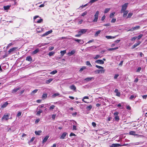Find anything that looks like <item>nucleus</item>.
Wrapping results in <instances>:
<instances>
[{"label":"nucleus","instance_id":"nucleus-1","mask_svg":"<svg viewBox=\"0 0 147 147\" xmlns=\"http://www.w3.org/2000/svg\"><path fill=\"white\" fill-rule=\"evenodd\" d=\"M99 13V11H97L94 15V18L93 20V22H96L97 21L98 17V15Z\"/></svg>","mask_w":147,"mask_h":147},{"label":"nucleus","instance_id":"nucleus-2","mask_svg":"<svg viewBox=\"0 0 147 147\" xmlns=\"http://www.w3.org/2000/svg\"><path fill=\"white\" fill-rule=\"evenodd\" d=\"M128 5V3H126L122 5V8L121 11V13H123V11H125L126 9H127V7Z\"/></svg>","mask_w":147,"mask_h":147},{"label":"nucleus","instance_id":"nucleus-3","mask_svg":"<svg viewBox=\"0 0 147 147\" xmlns=\"http://www.w3.org/2000/svg\"><path fill=\"white\" fill-rule=\"evenodd\" d=\"M72 121V123L73 124V125H72V130L73 131L76 130L77 129L76 126L77 125V123L76 122L74 121Z\"/></svg>","mask_w":147,"mask_h":147},{"label":"nucleus","instance_id":"nucleus-4","mask_svg":"<svg viewBox=\"0 0 147 147\" xmlns=\"http://www.w3.org/2000/svg\"><path fill=\"white\" fill-rule=\"evenodd\" d=\"M119 113L118 112H115L114 113V115L115 116V119L116 121H118L119 120V117L118 116Z\"/></svg>","mask_w":147,"mask_h":147},{"label":"nucleus","instance_id":"nucleus-5","mask_svg":"<svg viewBox=\"0 0 147 147\" xmlns=\"http://www.w3.org/2000/svg\"><path fill=\"white\" fill-rule=\"evenodd\" d=\"M9 115L8 113L7 114H5L4 115L3 117L2 118V120H7L9 119Z\"/></svg>","mask_w":147,"mask_h":147},{"label":"nucleus","instance_id":"nucleus-6","mask_svg":"<svg viewBox=\"0 0 147 147\" xmlns=\"http://www.w3.org/2000/svg\"><path fill=\"white\" fill-rule=\"evenodd\" d=\"M87 30V29H81L78 31V33L80 34L81 35L82 34H84L86 32Z\"/></svg>","mask_w":147,"mask_h":147},{"label":"nucleus","instance_id":"nucleus-7","mask_svg":"<svg viewBox=\"0 0 147 147\" xmlns=\"http://www.w3.org/2000/svg\"><path fill=\"white\" fill-rule=\"evenodd\" d=\"M95 63L100 64H104V61L101 59H99L96 60L95 61Z\"/></svg>","mask_w":147,"mask_h":147},{"label":"nucleus","instance_id":"nucleus-8","mask_svg":"<svg viewBox=\"0 0 147 147\" xmlns=\"http://www.w3.org/2000/svg\"><path fill=\"white\" fill-rule=\"evenodd\" d=\"M76 52V51L75 50H73L71 51V52H69L67 53V55L69 56H71L72 55L74 54Z\"/></svg>","mask_w":147,"mask_h":147},{"label":"nucleus","instance_id":"nucleus-9","mask_svg":"<svg viewBox=\"0 0 147 147\" xmlns=\"http://www.w3.org/2000/svg\"><path fill=\"white\" fill-rule=\"evenodd\" d=\"M114 92L116 93V96H120V92L117 89H115Z\"/></svg>","mask_w":147,"mask_h":147},{"label":"nucleus","instance_id":"nucleus-10","mask_svg":"<svg viewBox=\"0 0 147 147\" xmlns=\"http://www.w3.org/2000/svg\"><path fill=\"white\" fill-rule=\"evenodd\" d=\"M141 43V42L138 41L137 43H135L132 46V48L134 49L138 46Z\"/></svg>","mask_w":147,"mask_h":147},{"label":"nucleus","instance_id":"nucleus-11","mask_svg":"<svg viewBox=\"0 0 147 147\" xmlns=\"http://www.w3.org/2000/svg\"><path fill=\"white\" fill-rule=\"evenodd\" d=\"M52 32V30H50L49 31L47 32H45L44 34L42 36H47L49 34L51 33Z\"/></svg>","mask_w":147,"mask_h":147},{"label":"nucleus","instance_id":"nucleus-12","mask_svg":"<svg viewBox=\"0 0 147 147\" xmlns=\"http://www.w3.org/2000/svg\"><path fill=\"white\" fill-rule=\"evenodd\" d=\"M67 134V133L66 132L63 133L61 135L60 137V139H63L65 138V137H66V135Z\"/></svg>","mask_w":147,"mask_h":147},{"label":"nucleus","instance_id":"nucleus-13","mask_svg":"<svg viewBox=\"0 0 147 147\" xmlns=\"http://www.w3.org/2000/svg\"><path fill=\"white\" fill-rule=\"evenodd\" d=\"M21 89L20 87H18L16 88H14L12 90V92L13 93H14L16 92L18 90Z\"/></svg>","mask_w":147,"mask_h":147},{"label":"nucleus","instance_id":"nucleus-14","mask_svg":"<svg viewBox=\"0 0 147 147\" xmlns=\"http://www.w3.org/2000/svg\"><path fill=\"white\" fill-rule=\"evenodd\" d=\"M17 49V48L16 47H13L11 49H9V50L8 51V53H11Z\"/></svg>","mask_w":147,"mask_h":147},{"label":"nucleus","instance_id":"nucleus-15","mask_svg":"<svg viewBox=\"0 0 147 147\" xmlns=\"http://www.w3.org/2000/svg\"><path fill=\"white\" fill-rule=\"evenodd\" d=\"M55 106L54 105H52L49 107V109L51 111H53V110L54 109Z\"/></svg>","mask_w":147,"mask_h":147},{"label":"nucleus","instance_id":"nucleus-16","mask_svg":"<svg viewBox=\"0 0 147 147\" xmlns=\"http://www.w3.org/2000/svg\"><path fill=\"white\" fill-rule=\"evenodd\" d=\"M39 50L38 49H37L36 50H35L34 51H33L32 53V55H34L37 53L38 52H39Z\"/></svg>","mask_w":147,"mask_h":147},{"label":"nucleus","instance_id":"nucleus-17","mask_svg":"<svg viewBox=\"0 0 147 147\" xmlns=\"http://www.w3.org/2000/svg\"><path fill=\"white\" fill-rule=\"evenodd\" d=\"M94 79L93 77H88L85 79L84 80L87 82H88L92 80H94Z\"/></svg>","mask_w":147,"mask_h":147},{"label":"nucleus","instance_id":"nucleus-18","mask_svg":"<svg viewBox=\"0 0 147 147\" xmlns=\"http://www.w3.org/2000/svg\"><path fill=\"white\" fill-rule=\"evenodd\" d=\"M49 136H46L43 139V141H42V143H45L47 140L48 138H49Z\"/></svg>","mask_w":147,"mask_h":147},{"label":"nucleus","instance_id":"nucleus-19","mask_svg":"<svg viewBox=\"0 0 147 147\" xmlns=\"http://www.w3.org/2000/svg\"><path fill=\"white\" fill-rule=\"evenodd\" d=\"M71 90H75L76 89V87L74 85H72L69 86Z\"/></svg>","mask_w":147,"mask_h":147},{"label":"nucleus","instance_id":"nucleus-20","mask_svg":"<svg viewBox=\"0 0 147 147\" xmlns=\"http://www.w3.org/2000/svg\"><path fill=\"white\" fill-rule=\"evenodd\" d=\"M8 103L6 102L4 103L1 106V108H4L5 107L8 105Z\"/></svg>","mask_w":147,"mask_h":147},{"label":"nucleus","instance_id":"nucleus-21","mask_svg":"<svg viewBox=\"0 0 147 147\" xmlns=\"http://www.w3.org/2000/svg\"><path fill=\"white\" fill-rule=\"evenodd\" d=\"M42 132V131L41 130H39L38 131H35V133L36 135H40L41 133Z\"/></svg>","mask_w":147,"mask_h":147},{"label":"nucleus","instance_id":"nucleus-22","mask_svg":"<svg viewBox=\"0 0 147 147\" xmlns=\"http://www.w3.org/2000/svg\"><path fill=\"white\" fill-rule=\"evenodd\" d=\"M113 147H117L121 146L119 144H112Z\"/></svg>","mask_w":147,"mask_h":147},{"label":"nucleus","instance_id":"nucleus-23","mask_svg":"<svg viewBox=\"0 0 147 147\" xmlns=\"http://www.w3.org/2000/svg\"><path fill=\"white\" fill-rule=\"evenodd\" d=\"M26 60L29 61H32V57L29 56L26 57Z\"/></svg>","mask_w":147,"mask_h":147},{"label":"nucleus","instance_id":"nucleus-24","mask_svg":"<svg viewBox=\"0 0 147 147\" xmlns=\"http://www.w3.org/2000/svg\"><path fill=\"white\" fill-rule=\"evenodd\" d=\"M116 36H106L105 37L108 39H113Z\"/></svg>","mask_w":147,"mask_h":147},{"label":"nucleus","instance_id":"nucleus-25","mask_svg":"<svg viewBox=\"0 0 147 147\" xmlns=\"http://www.w3.org/2000/svg\"><path fill=\"white\" fill-rule=\"evenodd\" d=\"M42 112V111L41 109H39V110L36 113V115L38 116H40L41 113Z\"/></svg>","mask_w":147,"mask_h":147},{"label":"nucleus","instance_id":"nucleus-26","mask_svg":"<svg viewBox=\"0 0 147 147\" xmlns=\"http://www.w3.org/2000/svg\"><path fill=\"white\" fill-rule=\"evenodd\" d=\"M123 17H125L127 16L128 12V11L127 10L125 11H123Z\"/></svg>","mask_w":147,"mask_h":147},{"label":"nucleus","instance_id":"nucleus-27","mask_svg":"<svg viewBox=\"0 0 147 147\" xmlns=\"http://www.w3.org/2000/svg\"><path fill=\"white\" fill-rule=\"evenodd\" d=\"M47 93L43 94L42 96V98L43 99L46 98L47 97Z\"/></svg>","mask_w":147,"mask_h":147},{"label":"nucleus","instance_id":"nucleus-28","mask_svg":"<svg viewBox=\"0 0 147 147\" xmlns=\"http://www.w3.org/2000/svg\"><path fill=\"white\" fill-rule=\"evenodd\" d=\"M59 94L58 93H55L54 94H53L52 95V97L53 98H55L56 96H57L59 95Z\"/></svg>","mask_w":147,"mask_h":147},{"label":"nucleus","instance_id":"nucleus-29","mask_svg":"<svg viewBox=\"0 0 147 147\" xmlns=\"http://www.w3.org/2000/svg\"><path fill=\"white\" fill-rule=\"evenodd\" d=\"M10 6L9 5H7L4 6L3 8L5 10H7L8 9L10 8Z\"/></svg>","mask_w":147,"mask_h":147},{"label":"nucleus","instance_id":"nucleus-30","mask_svg":"<svg viewBox=\"0 0 147 147\" xmlns=\"http://www.w3.org/2000/svg\"><path fill=\"white\" fill-rule=\"evenodd\" d=\"M57 71L56 70H53V71L51 72L50 73V74H51L54 75V74H55L57 73Z\"/></svg>","mask_w":147,"mask_h":147},{"label":"nucleus","instance_id":"nucleus-31","mask_svg":"<svg viewBox=\"0 0 147 147\" xmlns=\"http://www.w3.org/2000/svg\"><path fill=\"white\" fill-rule=\"evenodd\" d=\"M110 8H106L105 9L104 11V13H107L110 10Z\"/></svg>","mask_w":147,"mask_h":147},{"label":"nucleus","instance_id":"nucleus-32","mask_svg":"<svg viewBox=\"0 0 147 147\" xmlns=\"http://www.w3.org/2000/svg\"><path fill=\"white\" fill-rule=\"evenodd\" d=\"M100 30H98L97 32H96V33L94 34V35L95 36H98V34H99L101 32Z\"/></svg>","mask_w":147,"mask_h":147},{"label":"nucleus","instance_id":"nucleus-33","mask_svg":"<svg viewBox=\"0 0 147 147\" xmlns=\"http://www.w3.org/2000/svg\"><path fill=\"white\" fill-rule=\"evenodd\" d=\"M118 49V47H116L114 48H110L108 49V50L109 51H112L113 50H116Z\"/></svg>","mask_w":147,"mask_h":147},{"label":"nucleus","instance_id":"nucleus-34","mask_svg":"<svg viewBox=\"0 0 147 147\" xmlns=\"http://www.w3.org/2000/svg\"><path fill=\"white\" fill-rule=\"evenodd\" d=\"M129 134L132 135H136V132L134 131H131L129 132Z\"/></svg>","mask_w":147,"mask_h":147},{"label":"nucleus","instance_id":"nucleus-35","mask_svg":"<svg viewBox=\"0 0 147 147\" xmlns=\"http://www.w3.org/2000/svg\"><path fill=\"white\" fill-rule=\"evenodd\" d=\"M66 53V50L61 51L60 53L62 56H63Z\"/></svg>","mask_w":147,"mask_h":147},{"label":"nucleus","instance_id":"nucleus-36","mask_svg":"<svg viewBox=\"0 0 147 147\" xmlns=\"http://www.w3.org/2000/svg\"><path fill=\"white\" fill-rule=\"evenodd\" d=\"M143 34H140L139 35L138 37H137V38L138 40H140L141 38L143 36Z\"/></svg>","mask_w":147,"mask_h":147},{"label":"nucleus","instance_id":"nucleus-37","mask_svg":"<svg viewBox=\"0 0 147 147\" xmlns=\"http://www.w3.org/2000/svg\"><path fill=\"white\" fill-rule=\"evenodd\" d=\"M88 98H89L88 96H84L83 97V98L82 99V101L86 103H88V102H86V101H85V100H84V99H88Z\"/></svg>","mask_w":147,"mask_h":147},{"label":"nucleus","instance_id":"nucleus-38","mask_svg":"<svg viewBox=\"0 0 147 147\" xmlns=\"http://www.w3.org/2000/svg\"><path fill=\"white\" fill-rule=\"evenodd\" d=\"M101 58L100 56V55H96L95 56V57H94V59H98V58Z\"/></svg>","mask_w":147,"mask_h":147},{"label":"nucleus","instance_id":"nucleus-39","mask_svg":"<svg viewBox=\"0 0 147 147\" xmlns=\"http://www.w3.org/2000/svg\"><path fill=\"white\" fill-rule=\"evenodd\" d=\"M133 13H129L128 14L127 18H130L133 15Z\"/></svg>","mask_w":147,"mask_h":147},{"label":"nucleus","instance_id":"nucleus-40","mask_svg":"<svg viewBox=\"0 0 147 147\" xmlns=\"http://www.w3.org/2000/svg\"><path fill=\"white\" fill-rule=\"evenodd\" d=\"M115 13V12H113L111 13L110 15V18H112L114 16Z\"/></svg>","mask_w":147,"mask_h":147},{"label":"nucleus","instance_id":"nucleus-41","mask_svg":"<svg viewBox=\"0 0 147 147\" xmlns=\"http://www.w3.org/2000/svg\"><path fill=\"white\" fill-rule=\"evenodd\" d=\"M52 80V79H50L46 81V83L47 84H49Z\"/></svg>","mask_w":147,"mask_h":147},{"label":"nucleus","instance_id":"nucleus-42","mask_svg":"<svg viewBox=\"0 0 147 147\" xmlns=\"http://www.w3.org/2000/svg\"><path fill=\"white\" fill-rule=\"evenodd\" d=\"M140 28V26H138L134 27V30L138 29Z\"/></svg>","mask_w":147,"mask_h":147},{"label":"nucleus","instance_id":"nucleus-43","mask_svg":"<svg viewBox=\"0 0 147 147\" xmlns=\"http://www.w3.org/2000/svg\"><path fill=\"white\" fill-rule=\"evenodd\" d=\"M92 108V106L91 105L88 106L86 107V109L89 110H90Z\"/></svg>","mask_w":147,"mask_h":147},{"label":"nucleus","instance_id":"nucleus-44","mask_svg":"<svg viewBox=\"0 0 147 147\" xmlns=\"http://www.w3.org/2000/svg\"><path fill=\"white\" fill-rule=\"evenodd\" d=\"M54 52L53 51L50 52L49 53V56H51L53 55V54H54Z\"/></svg>","mask_w":147,"mask_h":147},{"label":"nucleus","instance_id":"nucleus-45","mask_svg":"<svg viewBox=\"0 0 147 147\" xmlns=\"http://www.w3.org/2000/svg\"><path fill=\"white\" fill-rule=\"evenodd\" d=\"M86 68L85 66H83L81 68L80 70V71H82L84 69Z\"/></svg>","mask_w":147,"mask_h":147},{"label":"nucleus","instance_id":"nucleus-46","mask_svg":"<svg viewBox=\"0 0 147 147\" xmlns=\"http://www.w3.org/2000/svg\"><path fill=\"white\" fill-rule=\"evenodd\" d=\"M86 64L87 65H89L90 66V67H91L92 66V65L90 63L89 61H87L86 62Z\"/></svg>","mask_w":147,"mask_h":147},{"label":"nucleus","instance_id":"nucleus-47","mask_svg":"<svg viewBox=\"0 0 147 147\" xmlns=\"http://www.w3.org/2000/svg\"><path fill=\"white\" fill-rule=\"evenodd\" d=\"M73 40H74V41L78 42V43H79V40H80L79 39L73 38Z\"/></svg>","mask_w":147,"mask_h":147},{"label":"nucleus","instance_id":"nucleus-48","mask_svg":"<svg viewBox=\"0 0 147 147\" xmlns=\"http://www.w3.org/2000/svg\"><path fill=\"white\" fill-rule=\"evenodd\" d=\"M84 41L83 40L80 39L79 43L81 44H82L84 43Z\"/></svg>","mask_w":147,"mask_h":147},{"label":"nucleus","instance_id":"nucleus-49","mask_svg":"<svg viewBox=\"0 0 147 147\" xmlns=\"http://www.w3.org/2000/svg\"><path fill=\"white\" fill-rule=\"evenodd\" d=\"M38 90L37 89H36V90H34L32 92L31 94H35L37 92V91H38Z\"/></svg>","mask_w":147,"mask_h":147},{"label":"nucleus","instance_id":"nucleus-50","mask_svg":"<svg viewBox=\"0 0 147 147\" xmlns=\"http://www.w3.org/2000/svg\"><path fill=\"white\" fill-rule=\"evenodd\" d=\"M22 114V112L19 111L17 114V117H19L20 116H21Z\"/></svg>","mask_w":147,"mask_h":147},{"label":"nucleus","instance_id":"nucleus-51","mask_svg":"<svg viewBox=\"0 0 147 147\" xmlns=\"http://www.w3.org/2000/svg\"><path fill=\"white\" fill-rule=\"evenodd\" d=\"M137 38V36H134L131 39V41H133L135 40Z\"/></svg>","mask_w":147,"mask_h":147},{"label":"nucleus","instance_id":"nucleus-52","mask_svg":"<svg viewBox=\"0 0 147 147\" xmlns=\"http://www.w3.org/2000/svg\"><path fill=\"white\" fill-rule=\"evenodd\" d=\"M96 67L98 68V69H103V67H101V66H98V65H96Z\"/></svg>","mask_w":147,"mask_h":147},{"label":"nucleus","instance_id":"nucleus-53","mask_svg":"<svg viewBox=\"0 0 147 147\" xmlns=\"http://www.w3.org/2000/svg\"><path fill=\"white\" fill-rule=\"evenodd\" d=\"M100 73H102L105 72V70L103 69H101L100 70H99Z\"/></svg>","mask_w":147,"mask_h":147},{"label":"nucleus","instance_id":"nucleus-54","mask_svg":"<svg viewBox=\"0 0 147 147\" xmlns=\"http://www.w3.org/2000/svg\"><path fill=\"white\" fill-rule=\"evenodd\" d=\"M56 116V115L55 114H53L52 115V118L53 120H54L55 119Z\"/></svg>","mask_w":147,"mask_h":147},{"label":"nucleus","instance_id":"nucleus-55","mask_svg":"<svg viewBox=\"0 0 147 147\" xmlns=\"http://www.w3.org/2000/svg\"><path fill=\"white\" fill-rule=\"evenodd\" d=\"M87 12L86 11H85L82 14L81 16H84L87 14Z\"/></svg>","mask_w":147,"mask_h":147},{"label":"nucleus","instance_id":"nucleus-56","mask_svg":"<svg viewBox=\"0 0 147 147\" xmlns=\"http://www.w3.org/2000/svg\"><path fill=\"white\" fill-rule=\"evenodd\" d=\"M46 1H45L42 4H41L39 6V7H43L45 5V3Z\"/></svg>","mask_w":147,"mask_h":147},{"label":"nucleus","instance_id":"nucleus-57","mask_svg":"<svg viewBox=\"0 0 147 147\" xmlns=\"http://www.w3.org/2000/svg\"><path fill=\"white\" fill-rule=\"evenodd\" d=\"M141 68L140 67H138L137 70H136V71L137 72H140V71L141 70Z\"/></svg>","mask_w":147,"mask_h":147},{"label":"nucleus","instance_id":"nucleus-58","mask_svg":"<svg viewBox=\"0 0 147 147\" xmlns=\"http://www.w3.org/2000/svg\"><path fill=\"white\" fill-rule=\"evenodd\" d=\"M136 96H134V95H131L130 97L129 98L130 99H132L133 98H136Z\"/></svg>","mask_w":147,"mask_h":147},{"label":"nucleus","instance_id":"nucleus-59","mask_svg":"<svg viewBox=\"0 0 147 147\" xmlns=\"http://www.w3.org/2000/svg\"><path fill=\"white\" fill-rule=\"evenodd\" d=\"M119 76V74H116L114 77V78L115 79H116L117 78V77Z\"/></svg>","mask_w":147,"mask_h":147},{"label":"nucleus","instance_id":"nucleus-60","mask_svg":"<svg viewBox=\"0 0 147 147\" xmlns=\"http://www.w3.org/2000/svg\"><path fill=\"white\" fill-rule=\"evenodd\" d=\"M116 21V19L115 18H113L111 21V22L113 23H115Z\"/></svg>","mask_w":147,"mask_h":147},{"label":"nucleus","instance_id":"nucleus-61","mask_svg":"<svg viewBox=\"0 0 147 147\" xmlns=\"http://www.w3.org/2000/svg\"><path fill=\"white\" fill-rule=\"evenodd\" d=\"M42 21V19H39V20H37V23H41Z\"/></svg>","mask_w":147,"mask_h":147},{"label":"nucleus","instance_id":"nucleus-62","mask_svg":"<svg viewBox=\"0 0 147 147\" xmlns=\"http://www.w3.org/2000/svg\"><path fill=\"white\" fill-rule=\"evenodd\" d=\"M77 114V112H74L73 113H72V115L73 117H75L76 115Z\"/></svg>","mask_w":147,"mask_h":147},{"label":"nucleus","instance_id":"nucleus-63","mask_svg":"<svg viewBox=\"0 0 147 147\" xmlns=\"http://www.w3.org/2000/svg\"><path fill=\"white\" fill-rule=\"evenodd\" d=\"M134 30V27H132L131 28L129 29V30H127V31H133Z\"/></svg>","mask_w":147,"mask_h":147},{"label":"nucleus","instance_id":"nucleus-64","mask_svg":"<svg viewBox=\"0 0 147 147\" xmlns=\"http://www.w3.org/2000/svg\"><path fill=\"white\" fill-rule=\"evenodd\" d=\"M34 139H35V137H32L31 140H30V142H33L34 140Z\"/></svg>","mask_w":147,"mask_h":147}]
</instances>
